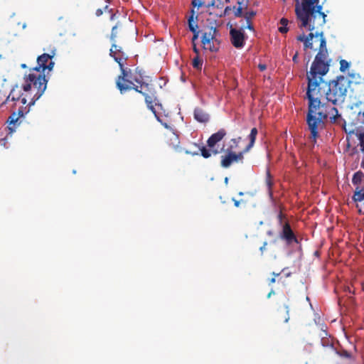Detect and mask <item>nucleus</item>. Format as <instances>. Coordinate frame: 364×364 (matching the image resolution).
<instances>
[{
  "mask_svg": "<svg viewBox=\"0 0 364 364\" xmlns=\"http://www.w3.org/2000/svg\"><path fill=\"white\" fill-rule=\"evenodd\" d=\"M319 37V49L315 56L310 70L306 73L307 88L306 98L309 100L306 122L311 132V137L316 139L318 136V126L328 118L325 103L321 100L325 96L327 101L333 105L344 102L347 93L348 81L344 76L340 75L336 80L326 82L323 77L328 72L330 63L327 60L328 55L326 41L323 32H313L307 36L299 35L296 40L304 42V48L313 49L312 40Z\"/></svg>",
  "mask_w": 364,
  "mask_h": 364,
  "instance_id": "f257e3e1",
  "label": "nucleus"
},
{
  "mask_svg": "<svg viewBox=\"0 0 364 364\" xmlns=\"http://www.w3.org/2000/svg\"><path fill=\"white\" fill-rule=\"evenodd\" d=\"M55 55L53 50L50 54L43 53L37 58L38 65L30 70L28 75L23 77V82L21 87L16 85L11 89L6 100L11 98L12 100H21L25 105L27 101L28 104L25 107L18 109L17 112H13L7 120L9 129L11 132L15 131L16 125L19 124L20 118L23 117L30 111V108L43 95L46 87L48 80L43 73L46 70H52L54 62L52 58Z\"/></svg>",
  "mask_w": 364,
  "mask_h": 364,
  "instance_id": "f03ea898",
  "label": "nucleus"
},
{
  "mask_svg": "<svg viewBox=\"0 0 364 364\" xmlns=\"http://www.w3.org/2000/svg\"><path fill=\"white\" fill-rule=\"evenodd\" d=\"M323 6L319 4V0H301V6L297 4L295 12L297 18L301 21L300 27L309 31L323 32L321 28L326 23V14L322 11Z\"/></svg>",
  "mask_w": 364,
  "mask_h": 364,
  "instance_id": "7ed1b4c3",
  "label": "nucleus"
},
{
  "mask_svg": "<svg viewBox=\"0 0 364 364\" xmlns=\"http://www.w3.org/2000/svg\"><path fill=\"white\" fill-rule=\"evenodd\" d=\"M119 23H117L114 26L112 27L111 34H110V41H112V46L109 49V55L114 58V60L118 63L120 70L121 75L118 76L117 80L116 81L117 87L119 90L122 94L126 92L128 89L130 88V85H125L124 82H126L128 79L127 77V71L124 68V63L127 61L128 57L124 51L123 48L117 44L116 38L118 36Z\"/></svg>",
  "mask_w": 364,
  "mask_h": 364,
  "instance_id": "20e7f679",
  "label": "nucleus"
},
{
  "mask_svg": "<svg viewBox=\"0 0 364 364\" xmlns=\"http://www.w3.org/2000/svg\"><path fill=\"white\" fill-rule=\"evenodd\" d=\"M134 80L139 84L140 85H134V82L129 80H127L124 83L125 85H130V88L127 90H130L132 89L134 90L136 92L141 94L143 96H144L145 98V102L148 107V108L153 112L154 116L156 117V119L159 122H161L160 117L158 116L156 113V110L155 109V106L161 107V105L159 102H157V99L154 93L151 92V87L149 83L141 82L137 79H134Z\"/></svg>",
  "mask_w": 364,
  "mask_h": 364,
  "instance_id": "39448f33",
  "label": "nucleus"
},
{
  "mask_svg": "<svg viewBox=\"0 0 364 364\" xmlns=\"http://www.w3.org/2000/svg\"><path fill=\"white\" fill-rule=\"evenodd\" d=\"M218 31L215 27H210L205 31L202 36L201 43L205 50H209L211 52L218 50L219 42L216 39Z\"/></svg>",
  "mask_w": 364,
  "mask_h": 364,
  "instance_id": "423d86ee",
  "label": "nucleus"
},
{
  "mask_svg": "<svg viewBox=\"0 0 364 364\" xmlns=\"http://www.w3.org/2000/svg\"><path fill=\"white\" fill-rule=\"evenodd\" d=\"M279 237L285 241L286 244L288 245L294 242L299 244V240L288 221H285L284 224H282V230L279 232Z\"/></svg>",
  "mask_w": 364,
  "mask_h": 364,
  "instance_id": "0eeeda50",
  "label": "nucleus"
},
{
  "mask_svg": "<svg viewBox=\"0 0 364 364\" xmlns=\"http://www.w3.org/2000/svg\"><path fill=\"white\" fill-rule=\"evenodd\" d=\"M244 28H241L240 29H236L234 28H230V36L231 43L234 47L237 48H241L245 45V33H244Z\"/></svg>",
  "mask_w": 364,
  "mask_h": 364,
  "instance_id": "6e6552de",
  "label": "nucleus"
},
{
  "mask_svg": "<svg viewBox=\"0 0 364 364\" xmlns=\"http://www.w3.org/2000/svg\"><path fill=\"white\" fill-rule=\"evenodd\" d=\"M257 128L254 127L251 129L250 134L248 136L249 139V144L246 146V147L242 151L239 152L234 151V156H235V161L239 162L242 161L244 158V154L249 151L250 149L254 146V144L255 142L256 136L257 135Z\"/></svg>",
  "mask_w": 364,
  "mask_h": 364,
  "instance_id": "1a4fd4ad",
  "label": "nucleus"
},
{
  "mask_svg": "<svg viewBox=\"0 0 364 364\" xmlns=\"http://www.w3.org/2000/svg\"><path fill=\"white\" fill-rule=\"evenodd\" d=\"M226 134L225 129H220L217 132L213 134L207 140V146L208 148H214L216 144L226 136Z\"/></svg>",
  "mask_w": 364,
  "mask_h": 364,
  "instance_id": "9d476101",
  "label": "nucleus"
},
{
  "mask_svg": "<svg viewBox=\"0 0 364 364\" xmlns=\"http://www.w3.org/2000/svg\"><path fill=\"white\" fill-rule=\"evenodd\" d=\"M233 163H236L235 156H234V151H230L225 149V154L221 156L220 166L223 168H228Z\"/></svg>",
  "mask_w": 364,
  "mask_h": 364,
  "instance_id": "9b49d317",
  "label": "nucleus"
},
{
  "mask_svg": "<svg viewBox=\"0 0 364 364\" xmlns=\"http://www.w3.org/2000/svg\"><path fill=\"white\" fill-rule=\"evenodd\" d=\"M194 118L199 122L206 123L209 121V114L202 108L196 107L194 109Z\"/></svg>",
  "mask_w": 364,
  "mask_h": 364,
  "instance_id": "f8f14e48",
  "label": "nucleus"
},
{
  "mask_svg": "<svg viewBox=\"0 0 364 364\" xmlns=\"http://www.w3.org/2000/svg\"><path fill=\"white\" fill-rule=\"evenodd\" d=\"M168 143L170 146H171L176 151L180 152L181 151V148L179 146L180 140L179 137L177 134L175 133H172L168 139Z\"/></svg>",
  "mask_w": 364,
  "mask_h": 364,
  "instance_id": "ddd939ff",
  "label": "nucleus"
},
{
  "mask_svg": "<svg viewBox=\"0 0 364 364\" xmlns=\"http://www.w3.org/2000/svg\"><path fill=\"white\" fill-rule=\"evenodd\" d=\"M194 15H195V11H194V9H192L191 15L189 16L188 20V28L191 32H194L196 30H197V28L198 27V23H197L198 16H196L195 17L196 20H194Z\"/></svg>",
  "mask_w": 364,
  "mask_h": 364,
  "instance_id": "4468645a",
  "label": "nucleus"
},
{
  "mask_svg": "<svg viewBox=\"0 0 364 364\" xmlns=\"http://www.w3.org/2000/svg\"><path fill=\"white\" fill-rule=\"evenodd\" d=\"M242 140L241 136H238L237 138L232 139L230 140V144L228 146V147L226 149L228 151H236V150L239 148V144Z\"/></svg>",
  "mask_w": 364,
  "mask_h": 364,
  "instance_id": "2eb2a0df",
  "label": "nucleus"
},
{
  "mask_svg": "<svg viewBox=\"0 0 364 364\" xmlns=\"http://www.w3.org/2000/svg\"><path fill=\"white\" fill-rule=\"evenodd\" d=\"M237 3L239 6L237 7L234 6L232 9L233 10L234 16L235 18H240L243 16V12H242V10L244 9V7L242 6L243 1L237 0Z\"/></svg>",
  "mask_w": 364,
  "mask_h": 364,
  "instance_id": "dca6fc26",
  "label": "nucleus"
},
{
  "mask_svg": "<svg viewBox=\"0 0 364 364\" xmlns=\"http://www.w3.org/2000/svg\"><path fill=\"white\" fill-rule=\"evenodd\" d=\"M9 95H6V93H4L2 91L0 90V99H4L2 102L0 104V106H2L4 105H5L7 102L9 101H12L11 98L9 99L8 100H6L7 97ZM13 102H19L21 104H22V106L21 107H25L28 105V102L27 101L25 105H23L22 102H21V100H13ZM21 108V107H19Z\"/></svg>",
  "mask_w": 364,
  "mask_h": 364,
  "instance_id": "f3484780",
  "label": "nucleus"
},
{
  "mask_svg": "<svg viewBox=\"0 0 364 364\" xmlns=\"http://www.w3.org/2000/svg\"><path fill=\"white\" fill-rule=\"evenodd\" d=\"M364 178V173H363L361 171H358L355 172L353 174V178H352V183L354 185H358L360 183L362 180Z\"/></svg>",
  "mask_w": 364,
  "mask_h": 364,
  "instance_id": "a211bd4d",
  "label": "nucleus"
},
{
  "mask_svg": "<svg viewBox=\"0 0 364 364\" xmlns=\"http://www.w3.org/2000/svg\"><path fill=\"white\" fill-rule=\"evenodd\" d=\"M353 199L354 201H362L364 200V191L363 189H360L359 187H357L354 195L353 196Z\"/></svg>",
  "mask_w": 364,
  "mask_h": 364,
  "instance_id": "6ab92c4d",
  "label": "nucleus"
},
{
  "mask_svg": "<svg viewBox=\"0 0 364 364\" xmlns=\"http://www.w3.org/2000/svg\"><path fill=\"white\" fill-rule=\"evenodd\" d=\"M289 21L285 18H282L280 19L279 23L281 24V26L278 28L279 31L282 33H286L289 31L288 26Z\"/></svg>",
  "mask_w": 364,
  "mask_h": 364,
  "instance_id": "aec40b11",
  "label": "nucleus"
},
{
  "mask_svg": "<svg viewBox=\"0 0 364 364\" xmlns=\"http://www.w3.org/2000/svg\"><path fill=\"white\" fill-rule=\"evenodd\" d=\"M265 182H266L267 186L268 188L269 193L270 195H272V188L273 186V181H272L270 172L269 171H267V172Z\"/></svg>",
  "mask_w": 364,
  "mask_h": 364,
  "instance_id": "412c9836",
  "label": "nucleus"
},
{
  "mask_svg": "<svg viewBox=\"0 0 364 364\" xmlns=\"http://www.w3.org/2000/svg\"><path fill=\"white\" fill-rule=\"evenodd\" d=\"M327 112H328V115L329 114H331L332 115V117H330V118H331V122H335L336 121V119H337L338 117H340V115H339V114H338V111L337 108H336V107H331V111H330V112H328V111L327 110Z\"/></svg>",
  "mask_w": 364,
  "mask_h": 364,
  "instance_id": "4be33fe9",
  "label": "nucleus"
},
{
  "mask_svg": "<svg viewBox=\"0 0 364 364\" xmlns=\"http://www.w3.org/2000/svg\"><path fill=\"white\" fill-rule=\"evenodd\" d=\"M192 65L197 70H201L203 65V61L198 56H196L193 59Z\"/></svg>",
  "mask_w": 364,
  "mask_h": 364,
  "instance_id": "5701e85b",
  "label": "nucleus"
},
{
  "mask_svg": "<svg viewBox=\"0 0 364 364\" xmlns=\"http://www.w3.org/2000/svg\"><path fill=\"white\" fill-rule=\"evenodd\" d=\"M256 11L251 10L249 11H246L243 14V17L245 18L246 21H251L252 19L256 16Z\"/></svg>",
  "mask_w": 364,
  "mask_h": 364,
  "instance_id": "b1692460",
  "label": "nucleus"
},
{
  "mask_svg": "<svg viewBox=\"0 0 364 364\" xmlns=\"http://www.w3.org/2000/svg\"><path fill=\"white\" fill-rule=\"evenodd\" d=\"M200 151L201 153V156L205 159H208L211 156V151L209 149H207L205 146H202L200 148Z\"/></svg>",
  "mask_w": 364,
  "mask_h": 364,
  "instance_id": "393cba45",
  "label": "nucleus"
},
{
  "mask_svg": "<svg viewBox=\"0 0 364 364\" xmlns=\"http://www.w3.org/2000/svg\"><path fill=\"white\" fill-rule=\"evenodd\" d=\"M357 136L359 140L360 151L362 152H364V132H360L357 134Z\"/></svg>",
  "mask_w": 364,
  "mask_h": 364,
  "instance_id": "a878e982",
  "label": "nucleus"
},
{
  "mask_svg": "<svg viewBox=\"0 0 364 364\" xmlns=\"http://www.w3.org/2000/svg\"><path fill=\"white\" fill-rule=\"evenodd\" d=\"M349 63L346 60H340V70L341 72H345L349 68Z\"/></svg>",
  "mask_w": 364,
  "mask_h": 364,
  "instance_id": "bb28decb",
  "label": "nucleus"
},
{
  "mask_svg": "<svg viewBox=\"0 0 364 364\" xmlns=\"http://www.w3.org/2000/svg\"><path fill=\"white\" fill-rule=\"evenodd\" d=\"M232 200L234 203V205L237 208H239L241 204H245L246 202L244 200H236L235 198H232Z\"/></svg>",
  "mask_w": 364,
  "mask_h": 364,
  "instance_id": "cd10ccee",
  "label": "nucleus"
},
{
  "mask_svg": "<svg viewBox=\"0 0 364 364\" xmlns=\"http://www.w3.org/2000/svg\"><path fill=\"white\" fill-rule=\"evenodd\" d=\"M203 4V2L202 0H193L192 1V5L194 7L197 6L199 8V7L202 6Z\"/></svg>",
  "mask_w": 364,
  "mask_h": 364,
  "instance_id": "c85d7f7f",
  "label": "nucleus"
},
{
  "mask_svg": "<svg viewBox=\"0 0 364 364\" xmlns=\"http://www.w3.org/2000/svg\"><path fill=\"white\" fill-rule=\"evenodd\" d=\"M284 308H285V310H286V316H284V323H287L289 321V306H285Z\"/></svg>",
  "mask_w": 364,
  "mask_h": 364,
  "instance_id": "c756f323",
  "label": "nucleus"
},
{
  "mask_svg": "<svg viewBox=\"0 0 364 364\" xmlns=\"http://www.w3.org/2000/svg\"><path fill=\"white\" fill-rule=\"evenodd\" d=\"M246 23H247V26H245V28H247V29H249L250 31H254L255 29H254V26H253L252 22L251 21H246ZM242 28H245V26H242Z\"/></svg>",
  "mask_w": 364,
  "mask_h": 364,
  "instance_id": "7c9ffc66",
  "label": "nucleus"
},
{
  "mask_svg": "<svg viewBox=\"0 0 364 364\" xmlns=\"http://www.w3.org/2000/svg\"><path fill=\"white\" fill-rule=\"evenodd\" d=\"M193 33V36L192 38V42L194 43L196 39L198 38L199 31L196 30L194 32H192Z\"/></svg>",
  "mask_w": 364,
  "mask_h": 364,
  "instance_id": "2f4dec72",
  "label": "nucleus"
},
{
  "mask_svg": "<svg viewBox=\"0 0 364 364\" xmlns=\"http://www.w3.org/2000/svg\"><path fill=\"white\" fill-rule=\"evenodd\" d=\"M209 150L211 151V156L212 155H217L220 153V151L218 149L214 148H209Z\"/></svg>",
  "mask_w": 364,
  "mask_h": 364,
  "instance_id": "473e14b6",
  "label": "nucleus"
},
{
  "mask_svg": "<svg viewBox=\"0 0 364 364\" xmlns=\"http://www.w3.org/2000/svg\"><path fill=\"white\" fill-rule=\"evenodd\" d=\"M341 356L343 357H345V358H350L351 357V355L350 353H348L347 350H343L342 353H341Z\"/></svg>",
  "mask_w": 364,
  "mask_h": 364,
  "instance_id": "72a5a7b5",
  "label": "nucleus"
},
{
  "mask_svg": "<svg viewBox=\"0 0 364 364\" xmlns=\"http://www.w3.org/2000/svg\"><path fill=\"white\" fill-rule=\"evenodd\" d=\"M232 10V8L230 6H226L224 10V16L229 15L230 11Z\"/></svg>",
  "mask_w": 364,
  "mask_h": 364,
  "instance_id": "f704fd0d",
  "label": "nucleus"
},
{
  "mask_svg": "<svg viewBox=\"0 0 364 364\" xmlns=\"http://www.w3.org/2000/svg\"><path fill=\"white\" fill-rule=\"evenodd\" d=\"M267 245V242H264L263 243V245L260 247L259 250L262 254H263L264 251L265 250L266 246Z\"/></svg>",
  "mask_w": 364,
  "mask_h": 364,
  "instance_id": "c9c22d12",
  "label": "nucleus"
},
{
  "mask_svg": "<svg viewBox=\"0 0 364 364\" xmlns=\"http://www.w3.org/2000/svg\"><path fill=\"white\" fill-rule=\"evenodd\" d=\"M283 217H284L283 214L280 212L279 213V215H278V219H279V223H280V224L282 225V224H284L283 222H282Z\"/></svg>",
  "mask_w": 364,
  "mask_h": 364,
  "instance_id": "e433bc0d",
  "label": "nucleus"
},
{
  "mask_svg": "<svg viewBox=\"0 0 364 364\" xmlns=\"http://www.w3.org/2000/svg\"><path fill=\"white\" fill-rule=\"evenodd\" d=\"M103 14V10L102 9H98L96 10L95 14L97 16H100Z\"/></svg>",
  "mask_w": 364,
  "mask_h": 364,
  "instance_id": "4c0bfd02",
  "label": "nucleus"
},
{
  "mask_svg": "<svg viewBox=\"0 0 364 364\" xmlns=\"http://www.w3.org/2000/svg\"><path fill=\"white\" fill-rule=\"evenodd\" d=\"M258 67L261 71H264L267 68V66L264 64H259Z\"/></svg>",
  "mask_w": 364,
  "mask_h": 364,
  "instance_id": "58836bf2",
  "label": "nucleus"
},
{
  "mask_svg": "<svg viewBox=\"0 0 364 364\" xmlns=\"http://www.w3.org/2000/svg\"><path fill=\"white\" fill-rule=\"evenodd\" d=\"M358 116L362 117V123L364 124V110L363 112H359Z\"/></svg>",
  "mask_w": 364,
  "mask_h": 364,
  "instance_id": "ea45409f",
  "label": "nucleus"
},
{
  "mask_svg": "<svg viewBox=\"0 0 364 364\" xmlns=\"http://www.w3.org/2000/svg\"><path fill=\"white\" fill-rule=\"evenodd\" d=\"M185 153H186V154H187L193 155V156H194V155H198V152H191V151H188V150H186V151H185Z\"/></svg>",
  "mask_w": 364,
  "mask_h": 364,
  "instance_id": "a19ab883",
  "label": "nucleus"
},
{
  "mask_svg": "<svg viewBox=\"0 0 364 364\" xmlns=\"http://www.w3.org/2000/svg\"><path fill=\"white\" fill-rule=\"evenodd\" d=\"M275 294V291L273 289H271V291L267 294V298H270L272 295H274Z\"/></svg>",
  "mask_w": 364,
  "mask_h": 364,
  "instance_id": "79ce46f5",
  "label": "nucleus"
},
{
  "mask_svg": "<svg viewBox=\"0 0 364 364\" xmlns=\"http://www.w3.org/2000/svg\"><path fill=\"white\" fill-rule=\"evenodd\" d=\"M193 51H194L196 53L198 54V52H199V51H198V49L197 48V47H196V44H195V43H193Z\"/></svg>",
  "mask_w": 364,
  "mask_h": 364,
  "instance_id": "37998d69",
  "label": "nucleus"
},
{
  "mask_svg": "<svg viewBox=\"0 0 364 364\" xmlns=\"http://www.w3.org/2000/svg\"><path fill=\"white\" fill-rule=\"evenodd\" d=\"M276 282V278L275 277H272V279H269V284H274V282Z\"/></svg>",
  "mask_w": 364,
  "mask_h": 364,
  "instance_id": "c03bdc74",
  "label": "nucleus"
},
{
  "mask_svg": "<svg viewBox=\"0 0 364 364\" xmlns=\"http://www.w3.org/2000/svg\"><path fill=\"white\" fill-rule=\"evenodd\" d=\"M297 58H298V54L297 53L293 56V58H292V60L294 62V63H297Z\"/></svg>",
  "mask_w": 364,
  "mask_h": 364,
  "instance_id": "a18cd8bd",
  "label": "nucleus"
},
{
  "mask_svg": "<svg viewBox=\"0 0 364 364\" xmlns=\"http://www.w3.org/2000/svg\"><path fill=\"white\" fill-rule=\"evenodd\" d=\"M104 11L106 12V11H108V12H111L112 11V9H110L109 8V6L106 5L105 7H104Z\"/></svg>",
  "mask_w": 364,
  "mask_h": 364,
  "instance_id": "49530a36",
  "label": "nucleus"
},
{
  "mask_svg": "<svg viewBox=\"0 0 364 364\" xmlns=\"http://www.w3.org/2000/svg\"><path fill=\"white\" fill-rule=\"evenodd\" d=\"M160 122L161 123V124H162L165 128H166V129H169V128H170L169 125H168L167 123H166V122H164H164H162V121H161V122Z\"/></svg>",
  "mask_w": 364,
  "mask_h": 364,
  "instance_id": "de8ad7c7",
  "label": "nucleus"
},
{
  "mask_svg": "<svg viewBox=\"0 0 364 364\" xmlns=\"http://www.w3.org/2000/svg\"><path fill=\"white\" fill-rule=\"evenodd\" d=\"M215 4V1H212L210 3H209L208 5H207V7L208 8H210V6H213Z\"/></svg>",
  "mask_w": 364,
  "mask_h": 364,
  "instance_id": "09e8293b",
  "label": "nucleus"
},
{
  "mask_svg": "<svg viewBox=\"0 0 364 364\" xmlns=\"http://www.w3.org/2000/svg\"><path fill=\"white\" fill-rule=\"evenodd\" d=\"M280 274H281V272H279V273L272 272V275L274 276V277H279Z\"/></svg>",
  "mask_w": 364,
  "mask_h": 364,
  "instance_id": "8fccbe9b",
  "label": "nucleus"
},
{
  "mask_svg": "<svg viewBox=\"0 0 364 364\" xmlns=\"http://www.w3.org/2000/svg\"><path fill=\"white\" fill-rule=\"evenodd\" d=\"M225 183L226 184L228 183V178L227 177L225 178Z\"/></svg>",
  "mask_w": 364,
  "mask_h": 364,
  "instance_id": "3c124183",
  "label": "nucleus"
},
{
  "mask_svg": "<svg viewBox=\"0 0 364 364\" xmlns=\"http://www.w3.org/2000/svg\"><path fill=\"white\" fill-rule=\"evenodd\" d=\"M361 167L364 169V161H362V163H361Z\"/></svg>",
  "mask_w": 364,
  "mask_h": 364,
  "instance_id": "603ef678",
  "label": "nucleus"
},
{
  "mask_svg": "<svg viewBox=\"0 0 364 364\" xmlns=\"http://www.w3.org/2000/svg\"><path fill=\"white\" fill-rule=\"evenodd\" d=\"M238 194H239V196H243L244 195L243 192H239Z\"/></svg>",
  "mask_w": 364,
  "mask_h": 364,
  "instance_id": "864d4df0",
  "label": "nucleus"
},
{
  "mask_svg": "<svg viewBox=\"0 0 364 364\" xmlns=\"http://www.w3.org/2000/svg\"><path fill=\"white\" fill-rule=\"evenodd\" d=\"M114 16H115V14H112V16H111V19H113Z\"/></svg>",
  "mask_w": 364,
  "mask_h": 364,
  "instance_id": "5fc2aeb1",
  "label": "nucleus"
},
{
  "mask_svg": "<svg viewBox=\"0 0 364 364\" xmlns=\"http://www.w3.org/2000/svg\"><path fill=\"white\" fill-rule=\"evenodd\" d=\"M21 66H22V68H26V65L25 64H23Z\"/></svg>",
  "mask_w": 364,
  "mask_h": 364,
  "instance_id": "6e6d98bb",
  "label": "nucleus"
},
{
  "mask_svg": "<svg viewBox=\"0 0 364 364\" xmlns=\"http://www.w3.org/2000/svg\"><path fill=\"white\" fill-rule=\"evenodd\" d=\"M23 28H26V23H24V24L23 25Z\"/></svg>",
  "mask_w": 364,
  "mask_h": 364,
  "instance_id": "4d7b16f0",
  "label": "nucleus"
},
{
  "mask_svg": "<svg viewBox=\"0 0 364 364\" xmlns=\"http://www.w3.org/2000/svg\"><path fill=\"white\" fill-rule=\"evenodd\" d=\"M229 1H230V0H225V2H227V3L229 2Z\"/></svg>",
  "mask_w": 364,
  "mask_h": 364,
  "instance_id": "13d9d810",
  "label": "nucleus"
}]
</instances>
